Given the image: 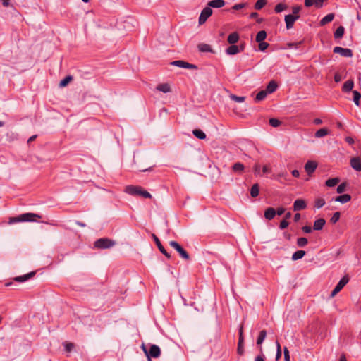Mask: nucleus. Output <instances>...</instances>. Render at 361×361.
<instances>
[{
  "instance_id": "nucleus-1",
  "label": "nucleus",
  "mask_w": 361,
  "mask_h": 361,
  "mask_svg": "<svg viewBox=\"0 0 361 361\" xmlns=\"http://www.w3.org/2000/svg\"><path fill=\"white\" fill-rule=\"evenodd\" d=\"M125 192L133 196H142L145 198H151V194L142 189L140 186L128 185L125 188Z\"/></svg>"
},
{
  "instance_id": "nucleus-2",
  "label": "nucleus",
  "mask_w": 361,
  "mask_h": 361,
  "mask_svg": "<svg viewBox=\"0 0 361 361\" xmlns=\"http://www.w3.org/2000/svg\"><path fill=\"white\" fill-rule=\"evenodd\" d=\"M36 218L40 219L41 216L37 214L34 213H25L18 216L11 217L9 219V224H15L18 222H25V221H35Z\"/></svg>"
},
{
  "instance_id": "nucleus-3",
  "label": "nucleus",
  "mask_w": 361,
  "mask_h": 361,
  "mask_svg": "<svg viewBox=\"0 0 361 361\" xmlns=\"http://www.w3.org/2000/svg\"><path fill=\"white\" fill-rule=\"evenodd\" d=\"M115 244V241L106 238H102L97 240L94 245L98 249H108L113 247Z\"/></svg>"
},
{
  "instance_id": "nucleus-4",
  "label": "nucleus",
  "mask_w": 361,
  "mask_h": 361,
  "mask_svg": "<svg viewBox=\"0 0 361 361\" xmlns=\"http://www.w3.org/2000/svg\"><path fill=\"white\" fill-rule=\"evenodd\" d=\"M143 350L148 358V361H152L150 357L157 358L160 356L161 350L158 345H152L149 350H147L144 345H142Z\"/></svg>"
},
{
  "instance_id": "nucleus-5",
  "label": "nucleus",
  "mask_w": 361,
  "mask_h": 361,
  "mask_svg": "<svg viewBox=\"0 0 361 361\" xmlns=\"http://www.w3.org/2000/svg\"><path fill=\"white\" fill-rule=\"evenodd\" d=\"M169 245L177 251L180 257L185 260L190 259L188 253L176 241H170Z\"/></svg>"
},
{
  "instance_id": "nucleus-6",
  "label": "nucleus",
  "mask_w": 361,
  "mask_h": 361,
  "mask_svg": "<svg viewBox=\"0 0 361 361\" xmlns=\"http://www.w3.org/2000/svg\"><path fill=\"white\" fill-rule=\"evenodd\" d=\"M212 13L213 11L210 7L207 6L204 8H203L199 16V24H204L207 21V20L212 15Z\"/></svg>"
},
{
  "instance_id": "nucleus-7",
  "label": "nucleus",
  "mask_w": 361,
  "mask_h": 361,
  "mask_svg": "<svg viewBox=\"0 0 361 361\" xmlns=\"http://www.w3.org/2000/svg\"><path fill=\"white\" fill-rule=\"evenodd\" d=\"M334 52L336 54H341L342 56L344 57H352L353 56V51L351 49L348 48H343L341 47H335L334 48Z\"/></svg>"
},
{
  "instance_id": "nucleus-8",
  "label": "nucleus",
  "mask_w": 361,
  "mask_h": 361,
  "mask_svg": "<svg viewBox=\"0 0 361 361\" xmlns=\"http://www.w3.org/2000/svg\"><path fill=\"white\" fill-rule=\"evenodd\" d=\"M171 65L176 66L180 68H189V69H196L197 66L194 64L189 63L184 61L177 60L173 61L171 63Z\"/></svg>"
},
{
  "instance_id": "nucleus-9",
  "label": "nucleus",
  "mask_w": 361,
  "mask_h": 361,
  "mask_svg": "<svg viewBox=\"0 0 361 361\" xmlns=\"http://www.w3.org/2000/svg\"><path fill=\"white\" fill-rule=\"evenodd\" d=\"M300 18L299 16H293L291 14L285 16V22L287 29H290L293 27L294 23Z\"/></svg>"
},
{
  "instance_id": "nucleus-10",
  "label": "nucleus",
  "mask_w": 361,
  "mask_h": 361,
  "mask_svg": "<svg viewBox=\"0 0 361 361\" xmlns=\"http://www.w3.org/2000/svg\"><path fill=\"white\" fill-rule=\"evenodd\" d=\"M152 237L153 238L157 246L158 247L159 251L164 255L168 259L171 258L170 254H169L166 250L164 249L163 245H161L159 239L157 238V236L155 234H152Z\"/></svg>"
},
{
  "instance_id": "nucleus-11",
  "label": "nucleus",
  "mask_w": 361,
  "mask_h": 361,
  "mask_svg": "<svg viewBox=\"0 0 361 361\" xmlns=\"http://www.w3.org/2000/svg\"><path fill=\"white\" fill-rule=\"evenodd\" d=\"M238 353L239 355H243L244 353V338L243 335V326H241L239 330V340L238 345Z\"/></svg>"
},
{
  "instance_id": "nucleus-12",
  "label": "nucleus",
  "mask_w": 361,
  "mask_h": 361,
  "mask_svg": "<svg viewBox=\"0 0 361 361\" xmlns=\"http://www.w3.org/2000/svg\"><path fill=\"white\" fill-rule=\"evenodd\" d=\"M317 167V164L314 161H308L305 165V170L308 175H311L314 172Z\"/></svg>"
},
{
  "instance_id": "nucleus-13",
  "label": "nucleus",
  "mask_w": 361,
  "mask_h": 361,
  "mask_svg": "<svg viewBox=\"0 0 361 361\" xmlns=\"http://www.w3.org/2000/svg\"><path fill=\"white\" fill-rule=\"evenodd\" d=\"M307 207L305 201L302 199H297L293 204L294 211H300Z\"/></svg>"
},
{
  "instance_id": "nucleus-14",
  "label": "nucleus",
  "mask_w": 361,
  "mask_h": 361,
  "mask_svg": "<svg viewBox=\"0 0 361 361\" xmlns=\"http://www.w3.org/2000/svg\"><path fill=\"white\" fill-rule=\"evenodd\" d=\"M351 167L357 171H361V159L360 157H353L350 159V161Z\"/></svg>"
},
{
  "instance_id": "nucleus-15",
  "label": "nucleus",
  "mask_w": 361,
  "mask_h": 361,
  "mask_svg": "<svg viewBox=\"0 0 361 361\" xmlns=\"http://www.w3.org/2000/svg\"><path fill=\"white\" fill-rule=\"evenodd\" d=\"M208 7L212 8H221L225 5V1L224 0H212L207 4Z\"/></svg>"
},
{
  "instance_id": "nucleus-16",
  "label": "nucleus",
  "mask_w": 361,
  "mask_h": 361,
  "mask_svg": "<svg viewBox=\"0 0 361 361\" xmlns=\"http://www.w3.org/2000/svg\"><path fill=\"white\" fill-rule=\"evenodd\" d=\"M354 87V82L353 80H348L344 82L342 87V91L344 92H348L353 90Z\"/></svg>"
},
{
  "instance_id": "nucleus-17",
  "label": "nucleus",
  "mask_w": 361,
  "mask_h": 361,
  "mask_svg": "<svg viewBox=\"0 0 361 361\" xmlns=\"http://www.w3.org/2000/svg\"><path fill=\"white\" fill-rule=\"evenodd\" d=\"M349 279L347 276H343L336 284L335 288L340 292L342 288L348 283Z\"/></svg>"
},
{
  "instance_id": "nucleus-18",
  "label": "nucleus",
  "mask_w": 361,
  "mask_h": 361,
  "mask_svg": "<svg viewBox=\"0 0 361 361\" xmlns=\"http://www.w3.org/2000/svg\"><path fill=\"white\" fill-rule=\"evenodd\" d=\"M325 224H326L325 219H324L322 218L318 219L314 222L313 228H314V230H316V231L322 230L324 226L325 225Z\"/></svg>"
},
{
  "instance_id": "nucleus-19",
  "label": "nucleus",
  "mask_w": 361,
  "mask_h": 361,
  "mask_svg": "<svg viewBox=\"0 0 361 361\" xmlns=\"http://www.w3.org/2000/svg\"><path fill=\"white\" fill-rule=\"evenodd\" d=\"M276 215V210L273 207L267 208L264 212V217L268 220H271Z\"/></svg>"
},
{
  "instance_id": "nucleus-20",
  "label": "nucleus",
  "mask_w": 361,
  "mask_h": 361,
  "mask_svg": "<svg viewBox=\"0 0 361 361\" xmlns=\"http://www.w3.org/2000/svg\"><path fill=\"white\" fill-rule=\"evenodd\" d=\"M227 40L229 44H234L238 42L239 35L236 32H232L228 36Z\"/></svg>"
},
{
  "instance_id": "nucleus-21",
  "label": "nucleus",
  "mask_w": 361,
  "mask_h": 361,
  "mask_svg": "<svg viewBox=\"0 0 361 361\" xmlns=\"http://www.w3.org/2000/svg\"><path fill=\"white\" fill-rule=\"evenodd\" d=\"M350 200H351V196L348 194L341 195L335 198L336 202H338L342 204H345V203L349 202Z\"/></svg>"
},
{
  "instance_id": "nucleus-22",
  "label": "nucleus",
  "mask_w": 361,
  "mask_h": 361,
  "mask_svg": "<svg viewBox=\"0 0 361 361\" xmlns=\"http://www.w3.org/2000/svg\"><path fill=\"white\" fill-rule=\"evenodd\" d=\"M240 52V49L237 45L231 44L226 49L228 55H234Z\"/></svg>"
},
{
  "instance_id": "nucleus-23",
  "label": "nucleus",
  "mask_w": 361,
  "mask_h": 361,
  "mask_svg": "<svg viewBox=\"0 0 361 361\" xmlns=\"http://www.w3.org/2000/svg\"><path fill=\"white\" fill-rule=\"evenodd\" d=\"M335 15L334 13H329L326 16H324L321 20H320V25L324 26L326 25L327 23L331 22L334 18Z\"/></svg>"
},
{
  "instance_id": "nucleus-24",
  "label": "nucleus",
  "mask_w": 361,
  "mask_h": 361,
  "mask_svg": "<svg viewBox=\"0 0 361 361\" xmlns=\"http://www.w3.org/2000/svg\"><path fill=\"white\" fill-rule=\"evenodd\" d=\"M277 89V84L274 81L271 80L269 82V84L267 86L266 91L267 93H273L275 92Z\"/></svg>"
},
{
  "instance_id": "nucleus-25",
  "label": "nucleus",
  "mask_w": 361,
  "mask_h": 361,
  "mask_svg": "<svg viewBox=\"0 0 361 361\" xmlns=\"http://www.w3.org/2000/svg\"><path fill=\"white\" fill-rule=\"evenodd\" d=\"M35 274V272H30L27 274L16 277L14 279H15V281H16L18 282H24V281H27V279H29L30 278H31Z\"/></svg>"
},
{
  "instance_id": "nucleus-26",
  "label": "nucleus",
  "mask_w": 361,
  "mask_h": 361,
  "mask_svg": "<svg viewBox=\"0 0 361 361\" xmlns=\"http://www.w3.org/2000/svg\"><path fill=\"white\" fill-rule=\"evenodd\" d=\"M157 90L164 93H167L171 91L170 86L167 83L159 84L157 85Z\"/></svg>"
},
{
  "instance_id": "nucleus-27",
  "label": "nucleus",
  "mask_w": 361,
  "mask_h": 361,
  "mask_svg": "<svg viewBox=\"0 0 361 361\" xmlns=\"http://www.w3.org/2000/svg\"><path fill=\"white\" fill-rule=\"evenodd\" d=\"M305 254L306 252L304 250H298L293 254L292 259L293 261H296L300 259H302L305 255Z\"/></svg>"
},
{
  "instance_id": "nucleus-28",
  "label": "nucleus",
  "mask_w": 361,
  "mask_h": 361,
  "mask_svg": "<svg viewBox=\"0 0 361 361\" xmlns=\"http://www.w3.org/2000/svg\"><path fill=\"white\" fill-rule=\"evenodd\" d=\"M192 134L194 135V136H195L197 138L200 140H204L206 138L205 133L202 130L200 129L193 130Z\"/></svg>"
},
{
  "instance_id": "nucleus-29",
  "label": "nucleus",
  "mask_w": 361,
  "mask_h": 361,
  "mask_svg": "<svg viewBox=\"0 0 361 361\" xmlns=\"http://www.w3.org/2000/svg\"><path fill=\"white\" fill-rule=\"evenodd\" d=\"M326 204L325 200L322 197H317L314 200V207L320 209Z\"/></svg>"
},
{
  "instance_id": "nucleus-30",
  "label": "nucleus",
  "mask_w": 361,
  "mask_h": 361,
  "mask_svg": "<svg viewBox=\"0 0 361 361\" xmlns=\"http://www.w3.org/2000/svg\"><path fill=\"white\" fill-rule=\"evenodd\" d=\"M345 29L343 26H339L334 32L335 39H341L343 36Z\"/></svg>"
},
{
  "instance_id": "nucleus-31",
  "label": "nucleus",
  "mask_w": 361,
  "mask_h": 361,
  "mask_svg": "<svg viewBox=\"0 0 361 361\" xmlns=\"http://www.w3.org/2000/svg\"><path fill=\"white\" fill-rule=\"evenodd\" d=\"M267 37V32L264 30L259 31L256 35V42H262Z\"/></svg>"
},
{
  "instance_id": "nucleus-32",
  "label": "nucleus",
  "mask_w": 361,
  "mask_h": 361,
  "mask_svg": "<svg viewBox=\"0 0 361 361\" xmlns=\"http://www.w3.org/2000/svg\"><path fill=\"white\" fill-rule=\"evenodd\" d=\"M339 181L340 179L338 178H329L326 181L325 184L328 187H334L336 185Z\"/></svg>"
},
{
  "instance_id": "nucleus-33",
  "label": "nucleus",
  "mask_w": 361,
  "mask_h": 361,
  "mask_svg": "<svg viewBox=\"0 0 361 361\" xmlns=\"http://www.w3.org/2000/svg\"><path fill=\"white\" fill-rule=\"evenodd\" d=\"M259 185L257 183L254 184L250 190V195L252 197H256L259 195Z\"/></svg>"
},
{
  "instance_id": "nucleus-34",
  "label": "nucleus",
  "mask_w": 361,
  "mask_h": 361,
  "mask_svg": "<svg viewBox=\"0 0 361 361\" xmlns=\"http://www.w3.org/2000/svg\"><path fill=\"white\" fill-rule=\"evenodd\" d=\"M198 49L202 52H212L211 46L207 44H200L198 45Z\"/></svg>"
},
{
  "instance_id": "nucleus-35",
  "label": "nucleus",
  "mask_w": 361,
  "mask_h": 361,
  "mask_svg": "<svg viewBox=\"0 0 361 361\" xmlns=\"http://www.w3.org/2000/svg\"><path fill=\"white\" fill-rule=\"evenodd\" d=\"M266 336H267V331L265 330H262L259 332V334L257 339V344L261 345L263 343V341H264Z\"/></svg>"
},
{
  "instance_id": "nucleus-36",
  "label": "nucleus",
  "mask_w": 361,
  "mask_h": 361,
  "mask_svg": "<svg viewBox=\"0 0 361 361\" xmlns=\"http://www.w3.org/2000/svg\"><path fill=\"white\" fill-rule=\"evenodd\" d=\"M267 92L266 90H262L259 92H258L256 95L255 100L256 102H260L263 99H264L267 95Z\"/></svg>"
},
{
  "instance_id": "nucleus-37",
  "label": "nucleus",
  "mask_w": 361,
  "mask_h": 361,
  "mask_svg": "<svg viewBox=\"0 0 361 361\" xmlns=\"http://www.w3.org/2000/svg\"><path fill=\"white\" fill-rule=\"evenodd\" d=\"M233 170L234 172L241 173L244 170V166L240 162L235 163L233 166Z\"/></svg>"
},
{
  "instance_id": "nucleus-38",
  "label": "nucleus",
  "mask_w": 361,
  "mask_h": 361,
  "mask_svg": "<svg viewBox=\"0 0 361 361\" xmlns=\"http://www.w3.org/2000/svg\"><path fill=\"white\" fill-rule=\"evenodd\" d=\"M353 101L355 104V105L359 106L360 105V99L361 98V94L357 92V90L353 91Z\"/></svg>"
},
{
  "instance_id": "nucleus-39",
  "label": "nucleus",
  "mask_w": 361,
  "mask_h": 361,
  "mask_svg": "<svg viewBox=\"0 0 361 361\" xmlns=\"http://www.w3.org/2000/svg\"><path fill=\"white\" fill-rule=\"evenodd\" d=\"M328 130L326 128H320L315 133V137H322L328 135Z\"/></svg>"
},
{
  "instance_id": "nucleus-40",
  "label": "nucleus",
  "mask_w": 361,
  "mask_h": 361,
  "mask_svg": "<svg viewBox=\"0 0 361 361\" xmlns=\"http://www.w3.org/2000/svg\"><path fill=\"white\" fill-rule=\"evenodd\" d=\"M73 78L71 75H68L60 81L59 86L63 87L66 86L71 80Z\"/></svg>"
},
{
  "instance_id": "nucleus-41",
  "label": "nucleus",
  "mask_w": 361,
  "mask_h": 361,
  "mask_svg": "<svg viewBox=\"0 0 361 361\" xmlns=\"http://www.w3.org/2000/svg\"><path fill=\"white\" fill-rule=\"evenodd\" d=\"M307 243H308L307 239L306 238H304V237L299 238L297 240V245L300 247H305L307 244Z\"/></svg>"
},
{
  "instance_id": "nucleus-42",
  "label": "nucleus",
  "mask_w": 361,
  "mask_h": 361,
  "mask_svg": "<svg viewBox=\"0 0 361 361\" xmlns=\"http://www.w3.org/2000/svg\"><path fill=\"white\" fill-rule=\"evenodd\" d=\"M267 4V0H257L255 4V8L256 10L262 9Z\"/></svg>"
},
{
  "instance_id": "nucleus-43",
  "label": "nucleus",
  "mask_w": 361,
  "mask_h": 361,
  "mask_svg": "<svg viewBox=\"0 0 361 361\" xmlns=\"http://www.w3.org/2000/svg\"><path fill=\"white\" fill-rule=\"evenodd\" d=\"M288 6L282 3L278 4L274 8L276 13H280L286 9H287Z\"/></svg>"
},
{
  "instance_id": "nucleus-44",
  "label": "nucleus",
  "mask_w": 361,
  "mask_h": 361,
  "mask_svg": "<svg viewBox=\"0 0 361 361\" xmlns=\"http://www.w3.org/2000/svg\"><path fill=\"white\" fill-rule=\"evenodd\" d=\"M341 214L338 212H335L331 216L330 221L332 224H336L340 219Z\"/></svg>"
},
{
  "instance_id": "nucleus-45",
  "label": "nucleus",
  "mask_w": 361,
  "mask_h": 361,
  "mask_svg": "<svg viewBox=\"0 0 361 361\" xmlns=\"http://www.w3.org/2000/svg\"><path fill=\"white\" fill-rule=\"evenodd\" d=\"M288 176V173L286 171H281L279 173H278L276 176H275L274 178L278 180H281V178L286 179V177Z\"/></svg>"
},
{
  "instance_id": "nucleus-46",
  "label": "nucleus",
  "mask_w": 361,
  "mask_h": 361,
  "mask_svg": "<svg viewBox=\"0 0 361 361\" xmlns=\"http://www.w3.org/2000/svg\"><path fill=\"white\" fill-rule=\"evenodd\" d=\"M231 99L236 102H243L245 99V97H239L235 94H231L230 96Z\"/></svg>"
},
{
  "instance_id": "nucleus-47",
  "label": "nucleus",
  "mask_w": 361,
  "mask_h": 361,
  "mask_svg": "<svg viewBox=\"0 0 361 361\" xmlns=\"http://www.w3.org/2000/svg\"><path fill=\"white\" fill-rule=\"evenodd\" d=\"M269 124L272 127H278L281 124V121L278 120L277 118H270L269 119Z\"/></svg>"
},
{
  "instance_id": "nucleus-48",
  "label": "nucleus",
  "mask_w": 361,
  "mask_h": 361,
  "mask_svg": "<svg viewBox=\"0 0 361 361\" xmlns=\"http://www.w3.org/2000/svg\"><path fill=\"white\" fill-rule=\"evenodd\" d=\"M345 188H346V183H343L337 187L336 191L338 193L341 194V193H343L345 190Z\"/></svg>"
},
{
  "instance_id": "nucleus-49",
  "label": "nucleus",
  "mask_w": 361,
  "mask_h": 361,
  "mask_svg": "<svg viewBox=\"0 0 361 361\" xmlns=\"http://www.w3.org/2000/svg\"><path fill=\"white\" fill-rule=\"evenodd\" d=\"M283 353H284V360L285 361H290V357L289 355V351L286 347L283 348Z\"/></svg>"
},
{
  "instance_id": "nucleus-50",
  "label": "nucleus",
  "mask_w": 361,
  "mask_h": 361,
  "mask_svg": "<svg viewBox=\"0 0 361 361\" xmlns=\"http://www.w3.org/2000/svg\"><path fill=\"white\" fill-rule=\"evenodd\" d=\"M259 49L260 51H264L269 47V44L264 42H259Z\"/></svg>"
},
{
  "instance_id": "nucleus-51",
  "label": "nucleus",
  "mask_w": 361,
  "mask_h": 361,
  "mask_svg": "<svg viewBox=\"0 0 361 361\" xmlns=\"http://www.w3.org/2000/svg\"><path fill=\"white\" fill-rule=\"evenodd\" d=\"M288 221H286V219H283L280 222L279 228L281 229H284L288 227Z\"/></svg>"
},
{
  "instance_id": "nucleus-52",
  "label": "nucleus",
  "mask_w": 361,
  "mask_h": 361,
  "mask_svg": "<svg viewBox=\"0 0 361 361\" xmlns=\"http://www.w3.org/2000/svg\"><path fill=\"white\" fill-rule=\"evenodd\" d=\"M324 1L325 0H313L314 5L318 8H322Z\"/></svg>"
},
{
  "instance_id": "nucleus-53",
  "label": "nucleus",
  "mask_w": 361,
  "mask_h": 361,
  "mask_svg": "<svg viewBox=\"0 0 361 361\" xmlns=\"http://www.w3.org/2000/svg\"><path fill=\"white\" fill-rule=\"evenodd\" d=\"M73 346H74L73 344L71 343L64 344L65 350L67 352H71L72 350V349L73 348Z\"/></svg>"
},
{
  "instance_id": "nucleus-54",
  "label": "nucleus",
  "mask_w": 361,
  "mask_h": 361,
  "mask_svg": "<svg viewBox=\"0 0 361 361\" xmlns=\"http://www.w3.org/2000/svg\"><path fill=\"white\" fill-rule=\"evenodd\" d=\"M300 8H301L299 6L293 7V9H292L293 10V16H299L298 13L300 12Z\"/></svg>"
},
{
  "instance_id": "nucleus-55",
  "label": "nucleus",
  "mask_w": 361,
  "mask_h": 361,
  "mask_svg": "<svg viewBox=\"0 0 361 361\" xmlns=\"http://www.w3.org/2000/svg\"><path fill=\"white\" fill-rule=\"evenodd\" d=\"M245 4H235L233 6V9L234 10H240L241 8H243L245 7Z\"/></svg>"
},
{
  "instance_id": "nucleus-56",
  "label": "nucleus",
  "mask_w": 361,
  "mask_h": 361,
  "mask_svg": "<svg viewBox=\"0 0 361 361\" xmlns=\"http://www.w3.org/2000/svg\"><path fill=\"white\" fill-rule=\"evenodd\" d=\"M302 230L303 231V232H305V233H310L312 232V228L309 226H305L302 228Z\"/></svg>"
},
{
  "instance_id": "nucleus-57",
  "label": "nucleus",
  "mask_w": 361,
  "mask_h": 361,
  "mask_svg": "<svg viewBox=\"0 0 361 361\" xmlns=\"http://www.w3.org/2000/svg\"><path fill=\"white\" fill-rule=\"evenodd\" d=\"M342 80V77L339 73H336L334 75V80L336 82H339Z\"/></svg>"
},
{
  "instance_id": "nucleus-58",
  "label": "nucleus",
  "mask_w": 361,
  "mask_h": 361,
  "mask_svg": "<svg viewBox=\"0 0 361 361\" xmlns=\"http://www.w3.org/2000/svg\"><path fill=\"white\" fill-rule=\"evenodd\" d=\"M262 171H263L264 173H270L271 172V168L269 166L265 165V166H264V167L262 169Z\"/></svg>"
},
{
  "instance_id": "nucleus-59",
  "label": "nucleus",
  "mask_w": 361,
  "mask_h": 361,
  "mask_svg": "<svg viewBox=\"0 0 361 361\" xmlns=\"http://www.w3.org/2000/svg\"><path fill=\"white\" fill-rule=\"evenodd\" d=\"M285 212V209L283 207H279L276 211V214H278L279 216L282 215Z\"/></svg>"
},
{
  "instance_id": "nucleus-60",
  "label": "nucleus",
  "mask_w": 361,
  "mask_h": 361,
  "mask_svg": "<svg viewBox=\"0 0 361 361\" xmlns=\"http://www.w3.org/2000/svg\"><path fill=\"white\" fill-rule=\"evenodd\" d=\"M305 5L306 7H310L314 5L313 0H305Z\"/></svg>"
},
{
  "instance_id": "nucleus-61",
  "label": "nucleus",
  "mask_w": 361,
  "mask_h": 361,
  "mask_svg": "<svg viewBox=\"0 0 361 361\" xmlns=\"http://www.w3.org/2000/svg\"><path fill=\"white\" fill-rule=\"evenodd\" d=\"M260 166L259 164H255L254 166L255 173L258 175L259 173Z\"/></svg>"
},
{
  "instance_id": "nucleus-62",
  "label": "nucleus",
  "mask_w": 361,
  "mask_h": 361,
  "mask_svg": "<svg viewBox=\"0 0 361 361\" xmlns=\"http://www.w3.org/2000/svg\"><path fill=\"white\" fill-rule=\"evenodd\" d=\"M291 173L294 177H299L300 176V172L296 169L293 170Z\"/></svg>"
},
{
  "instance_id": "nucleus-63",
  "label": "nucleus",
  "mask_w": 361,
  "mask_h": 361,
  "mask_svg": "<svg viewBox=\"0 0 361 361\" xmlns=\"http://www.w3.org/2000/svg\"><path fill=\"white\" fill-rule=\"evenodd\" d=\"M345 141H346L348 144H350V145H352V144H353V143H354V140H353L352 137H347L345 138Z\"/></svg>"
},
{
  "instance_id": "nucleus-64",
  "label": "nucleus",
  "mask_w": 361,
  "mask_h": 361,
  "mask_svg": "<svg viewBox=\"0 0 361 361\" xmlns=\"http://www.w3.org/2000/svg\"><path fill=\"white\" fill-rule=\"evenodd\" d=\"M300 219V214L299 213H297L294 216V221L295 222L298 221Z\"/></svg>"
}]
</instances>
